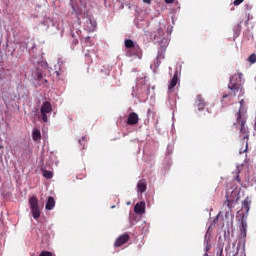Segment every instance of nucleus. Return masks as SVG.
Returning a JSON list of instances; mask_svg holds the SVG:
<instances>
[{
	"label": "nucleus",
	"instance_id": "nucleus-1",
	"mask_svg": "<svg viewBox=\"0 0 256 256\" xmlns=\"http://www.w3.org/2000/svg\"><path fill=\"white\" fill-rule=\"evenodd\" d=\"M243 73L239 72L238 74H234L228 83L229 93L224 94L222 99H227V97H237L245 95V89L243 88Z\"/></svg>",
	"mask_w": 256,
	"mask_h": 256
},
{
	"label": "nucleus",
	"instance_id": "nucleus-2",
	"mask_svg": "<svg viewBox=\"0 0 256 256\" xmlns=\"http://www.w3.org/2000/svg\"><path fill=\"white\" fill-rule=\"evenodd\" d=\"M239 103V111L235 114L236 123L240 125V133L246 135L243 137V139H248L249 137L247 135H249V129L245 127V123H247V116L245 115V112H243L245 109V100L241 99Z\"/></svg>",
	"mask_w": 256,
	"mask_h": 256
},
{
	"label": "nucleus",
	"instance_id": "nucleus-3",
	"mask_svg": "<svg viewBox=\"0 0 256 256\" xmlns=\"http://www.w3.org/2000/svg\"><path fill=\"white\" fill-rule=\"evenodd\" d=\"M237 201H239V196L237 192L232 191L231 194L226 193V201H224L223 209L226 211V215H229L233 209H235V205H237Z\"/></svg>",
	"mask_w": 256,
	"mask_h": 256
},
{
	"label": "nucleus",
	"instance_id": "nucleus-4",
	"mask_svg": "<svg viewBox=\"0 0 256 256\" xmlns=\"http://www.w3.org/2000/svg\"><path fill=\"white\" fill-rule=\"evenodd\" d=\"M53 111V106L51 105V102L46 101L43 102L40 107V115L38 116L39 121H42L44 123H47L49 121V114Z\"/></svg>",
	"mask_w": 256,
	"mask_h": 256
},
{
	"label": "nucleus",
	"instance_id": "nucleus-5",
	"mask_svg": "<svg viewBox=\"0 0 256 256\" xmlns=\"http://www.w3.org/2000/svg\"><path fill=\"white\" fill-rule=\"evenodd\" d=\"M28 203L30 205L33 219H39V217H41V209L39 208V199L37 196L30 197Z\"/></svg>",
	"mask_w": 256,
	"mask_h": 256
},
{
	"label": "nucleus",
	"instance_id": "nucleus-6",
	"mask_svg": "<svg viewBox=\"0 0 256 256\" xmlns=\"http://www.w3.org/2000/svg\"><path fill=\"white\" fill-rule=\"evenodd\" d=\"M177 83H179V71L176 70L168 85L169 93H173V91H175V87H177Z\"/></svg>",
	"mask_w": 256,
	"mask_h": 256
},
{
	"label": "nucleus",
	"instance_id": "nucleus-7",
	"mask_svg": "<svg viewBox=\"0 0 256 256\" xmlns=\"http://www.w3.org/2000/svg\"><path fill=\"white\" fill-rule=\"evenodd\" d=\"M124 45L126 49H133L134 51H136V53H139L141 51V47H139V45L133 42V40L131 39H126L124 41Z\"/></svg>",
	"mask_w": 256,
	"mask_h": 256
},
{
	"label": "nucleus",
	"instance_id": "nucleus-8",
	"mask_svg": "<svg viewBox=\"0 0 256 256\" xmlns=\"http://www.w3.org/2000/svg\"><path fill=\"white\" fill-rule=\"evenodd\" d=\"M241 225H240V237L243 239L245 243V239H247V221L242 217L241 218Z\"/></svg>",
	"mask_w": 256,
	"mask_h": 256
},
{
	"label": "nucleus",
	"instance_id": "nucleus-9",
	"mask_svg": "<svg viewBox=\"0 0 256 256\" xmlns=\"http://www.w3.org/2000/svg\"><path fill=\"white\" fill-rule=\"evenodd\" d=\"M129 239H130L129 234L125 233L116 239L114 246L121 247L122 245H125V243H127V241H129Z\"/></svg>",
	"mask_w": 256,
	"mask_h": 256
},
{
	"label": "nucleus",
	"instance_id": "nucleus-10",
	"mask_svg": "<svg viewBox=\"0 0 256 256\" xmlns=\"http://www.w3.org/2000/svg\"><path fill=\"white\" fill-rule=\"evenodd\" d=\"M195 105L198 108V111H203V109H205V105H207V103L201 94L196 96Z\"/></svg>",
	"mask_w": 256,
	"mask_h": 256
},
{
	"label": "nucleus",
	"instance_id": "nucleus-11",
	"mask_svg": "<svg viewBox=\"0 0 256 256\" xmlns=\"http://www.w3.org/2000/svg\"><path fill=\"white\" fill-rule=\"evenodd\" d=\"M139 123V115L135 112H132L128 115L127 125H137Z\"/></svg>",
	"mask_w": 256,
	"mask_h": 256
},
{
	"label": "nucleus",
	"instance_id": "nucleus-12",
	"mask_svg": "<svg viewBox=\"0 0 256 256\" xmlns=\"http://www.w3.org/2000/svg\"><path fill=\"white\" fill-rule=\"evenodd\" d=\"M134 211L135 213H137L138 215H143L145 213V202L142 201L140 203H137L134 206Z\"/></svg>",
	"mask_w": 256,
	"mask_h": 256
},
{
	"label": "nucleus",
	"instance_id": "nucleus-13",
	"mask_svg": "<svg viewBox=\"0 0 256 256\" xmlns=\"http://www.w3.org/2000/svg\"><path fill=\"white\" fill-rule=\"evenodd\" d=\"M138 193H145L147 191V181L145 179L140 180L137 183Z\"/></svg>",
	"mask_w": 256,
	"mask_h": 256
},
{
	"label": "nucleus",
	"instance_id": "nucleus-14",
	"mask_svg": "<svg viewBox=\"0 0 256 256\" xmlns=\"http://www.w3.org/2000/svg\"><path fill=\"white\" fill-rule=\"evenodd\" d=\"M54 208H55V198H53V196H49L46 202L45 209L47 211H53Z\"/></svg>",
	"mask_w": 256,
	"mask_h": 256
},
{
	"label": "nucleus",
	"instance_id": "nucleus-15",
	"mask_svg": "<svg viewBox=\"0 0 256 256\" xmlns=\"http://www.w3.org/2000/svg\"><path fill=\"white\" fill-rule=\"evenodd\" d=\"M163 35H165V33L163 32L162 28H158L156 31L151 33V38L152 39H161L163 37Z\"/></svg>",
	"mask_w": 256,
	"mask_h": 256
},
{
	"label": "nucleus",
	"instance_id": "nucleus-16",
	"mask_svg": "<svg viewBox=\"0 0 256 256\" xmlns=\"http://www.w3.org/2000/svg\"><path fill=\"white\" fill-rule=\"evenodd\" d=\"M86 27L90 31H93V29H95V27H97V21H95L92 18H87V20H86Z\"/></svg>",
	"mask_w": 256,
	"mask_h": 256
},
{
	"label": "nucleus",
	"instance_id": "nucleus-17",
	"mask_svg": "<svg viewBox=\"0 0 256 256\" xmlns=\"http://www.w3.org/2000/svg\"><path fill=\"white\" fill-rule=\"evenodd\" d=\"M32 138L34 141H41V130L34 128L32 131Z\"/></svg>",
	"mask_w": 256,
	"mask_h": 256
},
{
	"label": "nucleus",
	"instance_id": "nucleus-18",
	"mask_svg": "<svg viewBox=\"0 0 256 256\" xmlns=\"http://www.w3.org/2000/svg\"><path fill=\"white\" fill-rule=\"evenodd\" d=\"M242 209H244V211H246V213H249L250 209H251V201L249 199H245L242 202Z\"/></svg>",
	"mask_w": 256,
	"mask_h": 256
},
{
	"label": "nucleus",
	"instance_id": "nucleus-19",
	"mask_svg": "<svg viewBox=\"0 0 256 256\" xmlns=\"http://www.w3.org/2000/svg\"><path fill=\"white\" fill-rule=\"evenodd\" d=\"M43 177H45V179H53V172L49 170H44Z\"/></svg>",
	"mask_w": 256,
	"mask_h": 256
},
{
	"label": "nucleus",
	"instance_id": "nucleus-20",
	"mask_svg": "<svg viewBox=\"0 0 256 256\" xmlns=\"http://www.w3.org/2000/svg\"><path fill=\"white\" fill-rule=\"evenodd\" d=\"M35 79H36V81H38L39 83H41V81H43V73H41V72H36V74H35Z\"/></svg>",
	"mask_w": 256,
	"mask_h": 256
},
{
	"label": "nucleus",
	"instance_id": "nucleus-21",
	"mask_svg": "<svg viewBox=\"0 0 256 256\" xmlns=\"http://www.w3.org/2000/svg\"><path fill=\"white\" fill-rule=\"evenodd\" d=\"M248 61H249V63H256V54L255 53H253V54H251L249 57H248Z\"/></svg>",
	"mask_w": 256,
	"mask_h": 256
},
{
	"label": "nucleus",
	"instance_id": "nucleus-22",
	"mask_svg": "<svg viewBox=\"0 0 256 256\" xmlns=\"http://www.w3.org/2000/svg\"><path fill=\"white\" fill-rule=\"evenodd\" d=\"M80 145L83 146V149H85V145H87V137L83 136L81 140H79Z\"/></svg>",
	"mask_w": 256,
	"mask_h": 256
},
{
	"label": "nucleus",
	"instance_id": "nucleus-23",
	"mask_svg": "<svg viewBox=\"0 0 256 256\" xmlns=\"http://www.w3.org/2000/svg\"><path fill=\"white\" fill-rule=\"evenodd\" d=\"M39 256H53V253L50 251H42Z\"/></svg>",
	"mask_w": 256,
	"mask_h": 256
},
{
	"label": "nucleus",
	"instance_id": "nucleus-24",
	"mask_svg": "<svg viewBox=\"0 0 256 256\" xmlns=\"http://www.w3.org/2000/svg\"><path fill=\"white\" fill-rule=\"evenodd\" d=\"M77 45H79V40L77 38H74L72 40V47H77Z\"/></svg>",
	"mask_w": 256,
	"mask_h": 256
},
{
	"label": "nucleus",
	"instance_id": "nucleus-25",
	"mask_svg": "<svg viewBox=\"0 0 256 256\" xmlns=\"http://www.w3.org/2000/svg\"><path fill=\"white\" fill-rule=\"evenodd\" d=\"M245 0H234L233 5L237 6V5H241V3H243Z\"/></svg>",
	"mask_w": 256,
	"mask_h": 256
},
{
	"label": "nucleus",
	"instance_id": "nucleus-26",
	"mask_svg": "<svg viewBox=\"0 0 256 256\" xmlns=\"http://www.w3.org/2000/svg\"><path fill=\"white\" fill-rule=\"evenodd\" d=\"M151 1L153 0H143V3H146L147 5H151Z\"/></svg>",
	"mask_w": 256,
	"mask_h": 256
},
{
	"label": "nucleus",
	"instance_id": "nucleus-27",
	"mask_svg": "<svg viewBox=\"0 0 256 256\" xmlns=\"http://www.w3.org/2000/svg\"><path fill=\"white\" fill-rule=\"evenodd\" d=\"M44 83H48L47 79H42V81L39 83V85H43Z\"/></svg>",
	"mask_w": 256,
	"mask_h": 256
},
{
	"label": "nucleus",
	"instance_id": "nucleus-28",
	"mask_svg": "<svg viewBox=\"0 0 256 256\" xmlns=\"http://www.w3.org/2000/svg\"><path fill=\"white\" fill-rule=\"evenodd\" d=\"M175 0H165V3H167V4H171V3H173Z\"/></svg>",
	"mask_w": 256,
	"mask_h": 256
},
{
	"label": "nucleus",
	"instance_id": "nucleus-29",
	"mask_svg": "<svg viewBox=\"0 0 256 256\" xmlns=\"http://www.w3.org/2000/svg\"><path fill=\"white\" fill-rule=\"evenodd\" d=\"M211 249V245L210 244H207L206 246V251H209Z\"/></svg>",
	"mask_w": 256,
	"mask_h": 256
},
{
	"label": "nucleus",
	"instance_id": "nucleus-30",
	"mask_svg": "<svg viewBox=\"0 0 256 256\" xmlns=\"http://www.w3.org/2000/svg\"><path fill=\"white\" fill-rule=\"evenodd\" d=\"M236 180L238 183H241V179L239 178V175L236 176Z\"/></svg>",
	"mask_w": 256,
	"mask_h": 256
},
{
	"label": "nucleus",
	"instance_id": "nucleus-31",
	"mask_svg": "<svg viewBox=\"0 0 256 256\" xmlns=\"http://www.w3.org/2000/svg\"><path fill=\"white\" fill-rule=\"evenodd\" d=\"M54 73H55L56 77H59V71H55Z\"/></svg>",
	"mask_w": 256,
	"mask_h": 256
},
{
	"label": "nucleus",
	"instance_id": "nucleus-32",
	"mask_svg": "<svg viewBox=\"0 0 256 256\" xmlns=\"http://www.w3.org/2000/svg\"><path fill=\"white\" fill-rule=\"evenodd\" d=\"M247 147H248V144L246 143V149H245V151H247Z\"/></svg>",
	"mask_w": 256,
	"mask_h": 256
},
{
	"label": "nucleus",
	"instance_id": "nucleus-33",
	"mask_svg": "<svg viewBox=\"0 0 256 256\" xmlns=\"http://www.w3.org/2000/svg\"><path fill=\"white\" fill-rule=\"evenodd\" d=\"M111 208H112V209H115V206H112Z\"/></svg>",
	"mask_w": 256,
	"mask_h": 256
},
{
	"label": "nucleus",
	"instance_id": "nucleus-34",
	"mask_svg": "<svg viewBox=\"0 0 256 256\" xmlns=\"http://www.w3.org/2000/svg\"><path fill=\"white\" fill-rule=\"evenodd\" d=\"M237 255H238V253L234 254L233 256H237Z\"/></svg>",
	"mask_w": 256,
	"mask_h": 256
},
{
	"label": "nucleus",
	"instance_id": "nucleus-35",
	"mask_svg": "<svg viewBox=\"0 0 256 256\" xmlns=\"http://www.w3.org/2000/svg\"><path fill=\"white\" fill-rule=\"evenodd\" d=\"M72 37H75V34H72Z\"/></svg>",
	"mask_w": 256,
	"mask_h": 256
},
{
	"label": "nucleus",
	"instance_id": "nucleus-36",
	"mask_svg": "<svg viewBox=\"0 0 256 256\" xmlns=\"http://www.w3.org/2000/svg\"><path fill=\"white\" fill-rule=\"evenodd\" d=\"M0 149H3V146H0Z\"/></svg>",
	"mask_w": 256,
	"mask_h": 256
}]
</instances>
